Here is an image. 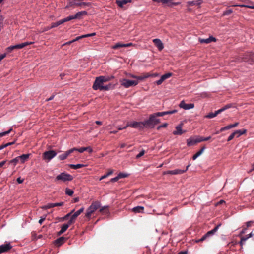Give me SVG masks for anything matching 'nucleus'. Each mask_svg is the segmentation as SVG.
Returning <instances> with one entry per match:
<instances>
[{"instance_id": "nucleus-57", "label": "nucleus", "mask_w": 254, "mask_h": 254, "mask_svg": "<svg viewBox=\"0 0 254 254\" xmlns=\"http://www.w3.org/2000/svg\"><path fill=\"white\" fill-rule=\"evenodd\" d=\"M119 179L125 178L127 176V175L123 173H120L118 175Z\"/></svg>"}, {"instance_id": "nucleus-61", "label": "nucleus", "mask_w": 254, "mask_h": 254, "mask_svg": "<svg viewBox=\"0 0 254 254\" xmlns=\"http://www.w3.org/2000/svg\"><path fill=\"white\" fill-rule=\"evenodd\" d=\"M145 150H142L138 155H136V158H139L142 157L145 154Z\"/></svg>"}, {"instance_id": "nucleus-60", "label": "nucleus", "mask_w": 254, "mask_h": 254, "mask_svg": "<svg viewBox=\"0 0 254 254\" xmlns=\"http://www.w3.org/2000/svg\"><path fill=\"white\" fill-rule=\"evenodd\" d=\"M177 112V110H173L171 111H165V113H166V115L173 114L176 113Z\"/></svg>"}, {"instance_id": "nucleus-22", "label": "nucleus", "mask_w": 254, "mask_h": 254, "mask_svg": "<svg viewBox=\"0 0 254 254\" xmlns=\"http://www.w3.org/2000/svg\"><path fill=\"white\" fill-rule=\"evenodd\" d=\"M151 74H150L149 73H145L143 75H142L141 76H137L132 75H131V77L133 78H136L137 80H142L147 78L151 77Z\"/></svg>"}, {"instance_id": "nucleus-3", "label": "nucleus", "mask_w": 254, "mask_h": 254, "mask_svg": "<svg viewBox=\"0 0 254 254\" xmlns=\"http://www.w3.org/2000/svg\"><path fill=\"white\" fill-rule=\"evenodd\" d=\"M127 127H130L135 128H138L139 129H143L146 128L145 122H133L131 123H128L123 128H126Z\"/></svg>"}, {"instance_id": "nucleus-45", "label": "nucleus", "mask_w": 254, "mask_h": 254, "mask_svg": "<svg viewBox=\"0 0 254 254\" xmlns=\"http://www.w3.org/2000/svg\"><path fill=\"white\" fill-rule=\"evenodd\" d=\"M236 132H237V137H239L241 135H243L246 133L247 130L246 129H243V130H238L236 131Z\"/></svg>"}, {"instance_id": "nucleus-48", "label": "nucleus", "mask_w": 254, "mask_h": 254, "mask_svg": "<svg viewBox=\"0 0 254 254\" xmlns=\"http://www.w3.org/2000/svg\"><path fill=\"white\" fill-rule=\"evenodd\" d=\"M113 173V171L112 170H111L110 171H109L108 172H107L106 174H105L104 175L102 176L100 179V180H102L105 178H106V177H107L108 176H109V175H111L112 173Z\"/></svg>"}, {"instance_id": "nucleus-36", "label": "nucleus", "mask_w": 254, "mask_h": 254, "mask_svg": "<svg viewBox=\"0 0 254 254\" xmlns=\"http://www.w3.org/2000/svg\"><path fill=\"white\" fill-rule=\"evenodd\" d=\"M84 208L83 207H82L79 210H78V211H77L76 212H75L72 215V216L73 217V218H75V219H76L77 217L81 213L83 212L84 211Z\"/></svg>"}, {"instance_id": "nucleus-35", "label": "nucleus", "mask_w": 254, "mask_h": 254, "mask_svg": "<svg viewBox=\"0 0 254 254\" xmlns=\"http://www.w3.org/2000/svg\"><path fill=\"white\" fill-rule=\"evenodd\" d=\"M85 166V165L84 164H77L76 165H74V164H70L69 165V167L71 169H77L81 168H82Z\"/></svg>"}, {"instance_id": "nucleus-11", "label": "nucleus", "mask_w": 254, "mask_h": 254, "mask_svg": "<svg viewBox=\"0 0 254 254\" xmlns=\"http://www.w3.org/2000/svg\"><path fill=\"white\" fill-rule=\"evenodd\" d=\"M189 167V166H188L186 168V169L185 170L181 169H175L174 170L168 171L166 172V174L171 175L182 174L188 170Z\"/></svg>"}, {"instance_id": "nucleus-55", "label": "nucleus", "mask_w": 254, "mask_h": 254, "mask_svg": "<svg viewBox=\"0 0 254 254\" xmlns=\"http://www.w3.org/2000/svg\"><path fill=\"white\" fill-rule=\"evenodd\" d=\"M73 149H75L74 150V151H77L79 152L80 153H82V152H83L84 151H85V150H87L86 147H81V148H80L79 149L76 148H73Z\"/></svg>"}, {"instance_id": "nucleus-49", "label": "nucleus", "mask_w": 254, "mask_h": 254, "mask_svg": "<svg viewBox=\"0 0 254 254\" xmlns=\"http://www.w3.org/2000/svg\"><path fill=\"white\" fill-rule=\"evenodd\" d=\"M74 211V209L72 210L70 213H69L67 214H66V215H65L64 217L60 218V219L62 220L67 219L69 217H70V216H72L71 214L73 213Z\"/></svg>"}, {"instance_id": "nucleus-40", "label": "nucleus", "mask_w": 254, "mask_h": 254, "mask_svg": "<svg viewBox=\"0 0 254 254\" xmlns=\"http://www.w3.org/2000/svg\"><path fill=\"white\" fill-rule=\"evenodd\" d=\"M63 24V22H62V19L56 22H54V23H52L51 24V25L50 26V28H55V27H56L57 26H58L59 25H61Z\"/></svg>"}, {"instance_id": "nucleus-19", "label": "nucleus", "mask_w": 254, "mask_h": 254, "mask_svg": "<svg viewBox=\"0 0 254 254\" xmlns=\"http://www.w3.org/2000/svg\"><path fill=\"white\" fill-rule=\"evenodd\" d=\"M185 132L186 131L182 129V125H179L176 127V130L173 132V134L174 135H181Z\"/></svg>"}, {"instance_id": "nucleus-53", "label": "nucleus", "mask_w": 254, "mask_h": 254, "mask_svg": "<svg viewBox=\"0 0 254 254\" xmlns=\"http://www.w3.org/2000/svg\"><path fill=\"white\" fill-rule=\"evenodd\" d=\"M231 104H227L225 106H224L223 108L219 109L220 111H221V113L224 111H225L226 109H228L231 107Z\"/></svg>"}, {"instance_id": "nucleus-5", "label": "nucleus", "mask_w": 254, "mask_h": 254, "mask_svg": "<svg viewBox=\"0 0 254 254\" xmlns=\"http://www.w3.org/2000/svg\"><path fill=\"white\" fill-rule=\"evenodd\" d=\"M73 179V177L72 175L65 173H62L56 177L55 181L66 182L72 181Z\"/></svg>"}, {"instance_id": "nucleus-63", "label": "nucleus", "mask_w": 254, "mask_h": 254, "mask_svg": "<svg viewBox=\"0 0 254 254\" xmlns=\"http://www.w3.org/2000/svg\"><path fill=\"white\" fill-rule=\"evenodd\" d=\"M164 81L163 79L161 77L160 79L156 81V84L158 85H161Z\"/></svg>"}, {"instance_id": "nucleus-30", "label": "nucleus", "mask_w": 254, "mask_h": 254, "mask_svg": "<svg viewBox=\"0 0 254 254\" xmlns=\"http://www.w3.org/2000/svg\"><path fill=\"white\" fill-rule=\"evenodd\" d=\"M87 15V12L86 11H82L77 12L75 15L76 19H80L82 16Z\"/></svg>"}, {"instance_id": "nucleus-24", "label": "nucleus", "mask_w": 254, "mask_h": 254, "mask_svg": "<svg viewBox=\"0 0 254 254\" xmlns=\"http://www.w3.org/2000/svg\"><path fill=\"white\" fill-rule=\"evenodd\" d=\"M221 226V224H218L214 228H213L212 230L207 232L205 235L206 236L208 237L210 236L213 235L215 234V232H217V231L218 230L219 227Z\"/></svg>"}, {"instance_id": "nucleus-21", "label": "nucleus", "mask_w": 254, "mask_h": 254, "mask_svg": "<svg viewBox=\"0 0 254 254\" xmlns=\"http://www.w3.org/2000/svg\"><path fill=\"white\" fill-rule=\"evenodd\" d=\"M239 124V123L238 122H236L233 124H230V125H229L225 126L223 127H222L220 129V131H224L225 130L230 129L233 127H235L238 126Z\"/></svg>"}, {"instance_id": "nucleus-27", "label": "nucleus", "mask_w": 254, "mask_h": 254, "mask_svg": "<svg viewBox=\"0 0 254 254\" xmlns=\"http://www.w3.org/2000/svg\"><path fill=\"white\" fill-rule=\"evenodd\" d=\"M144 208L143 206H138L132 209V211L135 213H142L143 212Z\"/></svg>"}, {"instance_id": "nucleus-16", "label": "nucleus", "mask_w": 254, "mask_h": 254, "mask_svg": "<svg viewBox=\"0 0 254 254\" xmlns=\"http://www.w3.org/2000/svg\"><path fill=\"white\" fill-rule=\"evenodd\" d=\"M203 2L202 0H195L193 1H189L187 2L188 6H192L194 5L199 6Z\"/></svg>"}, {"instance_id": "nucleus-39", "label": "nucleus", "mask_w": 254, "mask_h": 254, "mask_svg": "<svg viewBox=\"0 0 254 254\" xmlns=\"http://www.w3.org/2000/svg\"><path fill=\"white\" fill-rule=\"evenodd\" d=\"M198 143L201 142L202 141H206L209 140L211 138V136H208L207 137H203L202 136H197Z\"/></svg>"}, {"instance_id": "nucleus-6", "label": "nucleus", "mask_w": 254, "mask_h": 254, "mask_svg": "<svg viewBox=\"0 0 254 254\" xmlns=\"http://www.w3.org/2000/svg\"><path fill=\"white\" fill-rule=\"evenodd\" d=\"M33 43V42H26L22 43L21 44L9 46L7 48L6 50H7V52H11L13 50L22 49L28 45L32 44Z\"/></svg>"}, {"instance_id": "nucleus-13", "label": "nucleus", "mask_w": 254, "mask_h": 254, "mask_svg": "<svg viewBox=\"0 0 254 254\" xmlns=\"http://www.w3.org/2000/svg\"><path fill=\"white\" fill-rule=\"evenodd\" d=\"M153 42L155 45L158 48L159 51H161L164 48V45L162 41L159 39H154Z\"/></svg>"}, {"instance_id": "nucleus-34", "label": "nucleus", "mask_w": 254, "mask_h": 254, "mask_svg": "<svg viewBox=\"0 0 254 254\" xmlns=\"http://www.w3.org/2000/svg\"><path fill=\"white\" fill-rule=\"evenodd\" d=\"M254 55V53H253L249 52H247L246 53L247 57H243L242 58L243 60L244 61H246L248 60L249 59H253V57Z\"/></svg>"}, {"instance_id": "nucleus-32", "label": "nucleus", "mask_w": 254, "mask_h": 254, "mask_svg": "<svg viewBox=\"0 0 254 254\" xmlns=\"http://www.w3.org/2000/svg\"><path fill=\"white\" fill-rule=\"evenodd\" d=\"M220 113H221V111H220L219 109L217 111H215V113H209L206 116V117L207 118L211 119V118H214V117H216L217 115H218Z\"/></svg>"}, {"instance_id": "nucleus-64", "label": "nucleus", "mask_w": 254, "mask_h": 254, "mask_svg": "<svg viewBox=\"0 0 254 254\" xmlns=\"http://www.w3.org/2000/svg\"><path fill=\"white\" fill-rule=\"evenodd\" d=\"M64 204V202H59V203H54V206L56 207V206H63Z\"/></svg>"}, {"instance_id": "nucleus-56", "label": "nucleus", "mask_w": 254, "mask_h": 254, "mask_svg": "<svg viewBox=\"0 0 254 254\" xmlns=\"http://www.w3.org/2000/svg\"><path fill=\"white\" fill-rule=\"evenodd\" d=\"M166 113H165V112H157V113H154V114L155 115V116L157 117L163 116L164 115H166Z\"/></svg>"}, {"instance_id": "nucleus-31", "label": "nucleus", "mask_w": 254, "mask_h": 254, "mask_svg": "<svg viewBox=\"0 0 254 254\" xmlns=\"http://www.w3.org/2000/svg\"><path fill=\"white\" fill-rule=\"evenodd\" d=\"M68 225H66V224H64L61 228V230L58 232V235L60 236L64 233L68 228Z\"/></svg>"}, {"instance_id": "nucleus-15", "label": "nucleus", "mask_w": 254, "mask_h": 254, "mask_svg": "<svg viewBox=\"0 0 254 254\" xmlns=\"http://www.w3.org/2000/svg\"><path fill=\"white\" fill-rule=\"evenodd\" d=\"M96 35V33H91V34H85V35H83L82 36H78L77 37H76L75 39L71 41H69L67 43H66L67 44H71V43L73 42H75V41H76L80 39H82V38H85V37H91V36H95Z\"/></svg>"}, {"instance_id": "nucleus-59", "label": "nucleus", "mask_w": 254, "mask_h": 254, "mask_svg": "<svg viewBox=\"0 0 254 254\" xmlns=\"http://www.w3.org/2000/svg\"><path fill=\"white\" fill-rule=\"evenodd\" d=\"M248 238L247 235L245 237H242L241 239L240 244L242 245L243 242H245Z\"/></svg>"}, {"instance_id": "nucleus-23", "label": "nucleus", "mask_w": 254, "mask_h": 254, "mask_svg": "<svg viewBox=\"0 0 254 254\" xmlns=\"http://www.w3.org/2000/svg\"><path fill=\"white\" fill-rule=\"evenodd\" d=\"M221 226V224H218L214 228H213L212 230L207 232L205 235L206 236L208 237L210 236L213 235L215 234V232H217V231L218 230L219 227Z\"/></svg>"}, {"instance_id": "nucleus-10", "label": "nucleus", "mask_w": 254, "mask_h": 254, "mask_svg": "<svg viewBox=\"0 0 254 254\" xmlns=\"http://www.w3.org/2000/svg\"><path fill=\"white\" fill-rule=\"evenodd\" d=\"M179 106L181 108H183L184 110H189L194 107L193 103L186 104L184 100L180 102Z\"/></svg>"}, {"instance_id": "nucleus-46", "label": "nucleus", "mask_w": 254, "mask_h": 254, "mask_svg": "<svg viewBox=\"0 0 254 254\" xmlns=\"http://www.w3.org/2000/svg\"><path fill=\"white\" fill-rule=\"evenodd\" d=\"M172 76V73L169 72V73H167L166 74L163 75L161 76V77L164 80H165L166 79L171 77Z\"/></svg>"}, {"instance_id": "nucleus-43", "label": "nucleus", "mask_w": 254, "mask_h": 254, "mask_svg": "<svg viewBox=\"0 0 254 254\" xmlns=\"http://www.w3.org/2000/svg\"><path fill=\"white\" fill-rule=\"evenodd\" d=\"M90 5V3H86V2H80L76 3L75 4V6H81V7H85L86 6H89Z\"/></svg>"}, {"instance_id": "nucleus-2", "label": "nucleus", "mask_w": 254, "mask_h": 254, "mask_svg": "<svg viewBox=\"0 0 254 254\" xmlns=\"http://www.w3.org/2000/svg\"><path fill=\"white\" fill-rule=\"evenodd\" d=\"M101 206V203L98 201H94L87 209L86 217L90 218L91 215Z\"/></svg>"}, {"instance_id": "nucleus-8", "label": "nucleus", "mask_w": 254, "mask_h": 254, "mask_svg": "<svg viewBox=\"0 0 254 254\" xmlns=\"http://www.w3.org/2000/svg\"><path fill=\"white\" fill-rule=\"evenodd\" d=\"M104 82L101 78L100 76L97 77L96 78V79L94 82L93 85V89L95 90H100L101 87H102L104 85Z\"/></svg>"}, {"instance_id": "nucleus-58", "label": "nucleus", "mask_w": 254, "mask_h": 254, "mask_svg": "<svg viewBox=\"0 0 254 254\" xmlns=\"http://www.w3.org/2000/svg\"><path fill=\"white\" fill-rule=\"evenodd\" d=\"M207 238V237L206 236V235L205 234L204 235H203L201 238L197 240L196 241V242L197 243H199V242H202L204 240H205L206 238Z\"/></svg>"}, {"instance_id": "nucleus-29", "label": "nucleus", "mask_w": 254, "mask_h": 254, "mask_svg": "<svg viewBox=\"0 0 254 254\" xmlns=\"http://www.w3.org/2000/svg\"><path fill=\"white\" fill-rule=\"evenodd\" d=\"M30 154H23L21 156H18L19 160H20L21 163H23L25 162L29 157Z\"/></svg>"}, {"instance_id": "nucleus-41", "label": "nucleus", "mask_w": 254, "mask_h": 254, "mask_svg": "<svg viewBox=\"0 0 254 254\" xmlns=\"http://www.w3.org/2000/svg\"><path fill=\"white\" fill-rule=\"evenodd\" d=\"M108 208H109L108 206H105L104 207H102L100 209V212L102 213L107 214L109 213Z\"/></svg>"}, {"instance_id": "nucleus-38", "label": "nucleus", "mask_w": 254, "mask_h": 254, "mask_svg": "<svg viewBox=\"0 0 254 254\" xmlns=\"http://www.w3.org/2000/svg\"><path fill=\"white\" fill-rule=\"evenodd\" d=\"M76 19L75 15H70L65 18L62 19V20L63 23H64V22L70 21L73 19Z\"/></svg>"}, {"instance_id": "nucleus-54", "label": "nucleus", "mask_w": 254, "mask_h": 254, "mask_svg": "<svg viewBox=\"0 0 254 254\" xmlns=\"http://www.w3.org/2000/svg\"><path fill=\"white\" fill-rule=\"evenodd\" d=\"M75 220H76V219L73 218V217L71 216L70 220L68 221V223L66 224L68 225V227H69L70 225L73 224L75 222Z\"/></svg>"}, {"instance_id": "nucleus-1", "label": "nucleus", "mask_w": 254, "mask_h": 254, "mask_svg": "<svg viewBox=\"0 0 254 254\" xmlns=\"http://www.w3.org/2000/svg\"><path fill=\"white\" fill-rule=\"evenodd\" d=\"M146 123V128H153L155 125L160 122V119H157V117L154 114H151L148 120L145 121Z\"/></svg>"}, {"instance_id": "nucleus-62", "label": "nucleus", "mask_w": 254, "mask_h": 254, "mask_svg": "<svg viewBox=\"0 0 254 254\" xmlns=\"http://www.w3.org/2000/svg\"><path fill=\"white\" fill-rule=\"evenodd\" d=\"M168 126V124L167 123H164L163 124V125H161V126H159L157 127V130H160L161 128L162 127H166L167 126Z\"/></svg>"}, {"instance_id": "nucleus-42", "label": "nucleus", "mask_w": 254, "mask_h": 254, "mask_svg": "<svg viewBox=\"0 0 254 254\" xmlns=\"http://www.w3.org/2000/svg\"><path fill=\"white\" fill-rule=\"evenodd\" d=\"M100 77L102 79V80L103 81V82L104 83L111 80L112 79H113L114 78L113 76L109 77V76H100Z\"/></svg>"}, {"instance_id": "nucleus-51", "label": "nucleus", "mask_w": 254, "mask_h": 254, "mask_svg": "<svg viewBox=\"0 0 254 254\" xmlns=\"http://www.w3.org/2000/svg\"><path fill=\"white\" fill-rule=\"evenodd\" d=\"M54 207V203H48L46 205L43 206L42 208L44 209H47Z\"/></svg>"}, {"instance_id": "nucleus-25", "label": "nucleus", "mask_w": 254, "mask_h": 254, "mask_svg": "<svg viewBox=\"0 0 254 254\" xmlns=\"http://www.w3.org/2000/svg\"><path fill=\"white\" fill-rule=\"evenodd\" d=\"M131 2V0H117L116 3L117 5L120 7H123V6L128 3H130Z\"/></svg>"}, {"instance_id": "nucleus-14", "label": "nucleus", "mask_w": 254, "mask_h": 254, "mask_svg": "<svg viewBox=\"0 0 254 254\" xmlns=\"http://www.w3.org/2000/svg\"><path fill=\"white\" fill-rule=\"evenodd\" d=\"M12 247V246L9 243H7L0 246V250L2 253L7 252Z\"/></svg>"}, {"instance_id": "nucleus-7", "label": "nucleus", "mask_w": 254, "mask_h": 254, "mask_svg": "<svg viewBox=\"0 0 254 254\" xmlns=\"http://www.w3.org/2000/svg\"><path fill=\"white\" fill-rule=\"evenodd\" d=\"M57 153L55 151L49 150L44 152L42 154V157L46 161L49 162L55 157Z\"/></svg>"}, {"instance_id": "nucleus-33", "label": "nucleus", "mask_w": 254, "mask_h": 254, "mask_svg": "<svg viewBox=\"0 0 254 254\" xmlns=\"http://www.w3.org/2000/svg\"><path fill=\"white\" fill-rule=\"evenodd\" d=\"M65 240V238L64 237H60L55 240V244L58 246H61L62 244L64 243Z\"/></svg>"}, {"instance_id": "nucleus-4", "label": "nucleus", "mask_w": 254, "mask_h": 254, "mask_svg": "<svg viewBox=\"0 0 254 254\" xmlns=\"http://www.w3.org/2000/svg\"><path fill=\"white\" fill-rule=\"evenodd\" d=\"M121 85L125 88H129L136 86L138 84V80H130L127 79H122L120 80Z\"/></svg>"}, {"instance_id": "nucleus-50", "label": "nucleus", "mask_w": 254, "mask_h": 254, "mask_svg": "<svg viewBox=\"0 0 254 254\" xmlns=\"http://www.w3.org/2000/svg\"><path fill=\"white\" fill-rule=\"evenodd\" d=\"M65 193H66V194H67L69 196H71L73 194V191L70 189L66 188L65 189Z\"/></svg>"}, {"instance_id": "nucleus-12", "label": "nucleus", "mask_w": 254, "mask_h": 254, "mask_svg": "<svg viewBox=\"0 0 254 254\" xmlns=\"http://www.w3.org/2000/svg\"><path fill=\"white\" fill-rule=\"evenodd\" d=\"M75 149H69V150L66 151L64 153L58 156L59 159L60 160H64L65 159L69 154H70L71 153H73Z\"/></svg>"}, {"instance_id": "nucleus-9", "label": "nucleus", "mask_w": 254, "mask_h": 254, "mask_svg": "<svg viewBox=\"0 0 254 254\" xmlns=\"http://www.w3.org/2000/svg\"><path fill=\"white\" fill-rule=\"evenodd\" d=\"M180 4V2H174L173 0H164L163 5L164 7L168 6L170 7H173L175 6H177Z\"/></svg>"}, {"instance_id": "nucleus-37", "label": "nucleus", "mask_w": 254, "mask_h": 254, "mask_svg": "<svg viewBox=\"0 0 254 254\" xmlns=\"http://www.w3.org/2000/svg\"><path fill=\"white\" fill-rule=\"evenodd\" d=\"M76 19L75 15H70L65 18L62 19V20L63 23H64V22L70 21L73 19Z\"/></svg>"}, {"instance_id": "nucleus-18", "label": "nucleus", "mask_w": 254, "mask_h": 254, "mask_svg": "<svg viewBox=\"0 0 254 254\" xmlns=\"http://www.w3.org/2000/svg\"><path fill=\"white\" fill-rule=\"evenodd\" d=\"M197 137L195 139L192 137H190L187 140V143L188 146H191L195 145L198 143Z\"/></svg>"}, {"instance_id": "nucleus-47", "label": "nucleus", "mask_w": 254, "mask_h": 254, "mask_svg": "<svg viewBox=\"0 0 254 254\" xmlns=\"http://www.w3.org/2000/svg\"><path fill=\"white\" fill-rule=\"evenodd\" d=\"M237 132H236V131H235V132H234L233 133H232L229 136V137L228 138V139H227V141H231V140H232L234 137L235 136H236L237 137Z\"/></svg>"}, {"instance_id": "nucleus-52", "label": "nucleus", "mask_w": 254, "mask_h": 254, "mask_svg": "<svg viewBox=\"0 0 254 254\" xmlns=\"http://www.w3.org/2000/svg\"><path fill=\"white\" fill-rule=\"evenodd\" d=\"M12 130V128H10L9 130H8V131H5V132H2V133H0V137H1L3 136H5L6 135H7L9 133H10V132Z\"/></svg>"}, {"instance_id": "nucleus-17", "label": "nucleus", "mask_w": 254, "mask_h": 254, "mask_svg": "<svg viewBox=\"0 0 254 254\" xmlns=\"http://www.w3.org/2000/svg\"><path fill=\"white\" fill-rule=\"evenodd\" d=\"M132 45L131 43H127V44H122L121 43H118L113 46L112 48L114 49H119L120 48L122 47H128L131 46Z\"/></svg>"}, {"instance_id": "nucleus-20", "label": "nucleus", "mask_w": 254, "mask_h": 254, "mask_svg": "<svg viewBox=\"0 0 254 254\" xmlns=\"http://www.w3.org/2000/svg\"><path fill=\"white\" fill-rule=\"evenodd\" d=\"M216 41V38L212 36H210L209 38H207V39H201V38L199 39V41L201 43L208 44V43H210L212 41Z\"/></svg>"}, {"instance_id": "nucleus-28", "label": "nucleus", "mask_w": 254, "mask_h": 254, "mask_svg": "<svg viewBox=\"0 0 254 254\" xmlns=\"http://www.w3.org/2000/svg\"><path fill=\"white\" fill-rule=\"evenodd\" d=\"M205 149V147L203 146L199 151H198L196 154H195L193 156L192 159L193 160H195L198 157H199L200 155H201L203 153V152H204Z\"/></svg>"}, {"instance_id": "nucleus-26", "label": "nucleus", "mask_w": 254, "mask_h": 254, "mask_svg": "<svg viewBox=\"0 0 254 254\" xmlns=\"http://www.w3.org/2000/svg\"><path fill=\"white\" fill-rule=\"evenodd\" d=\"M101 91H108L110 89H113L114 88V85L111 83L109 84L108 85H103L102 87H101Z\"/></svg>"}, {"instance_id": "nucleus-44", "label": "nucleus", "mask_w": 254, "mask_h": 254, "mask_svg": "<svg viewBox=\"0 0 254 254\" xmlns=\"http://www.w3.org/2000/svg\"><path fill=\"white\" fill-rule=\"evenodd\" d=\"M19 160V157H17L15 158L14 159L10 160L9 162V164H13L14 166H15L17 164V163H18Z\"/></svg>"}]
</instances>
